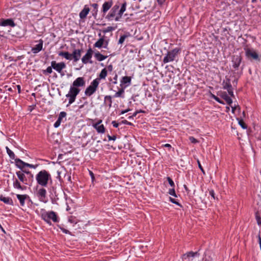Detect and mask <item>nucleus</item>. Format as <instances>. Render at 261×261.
<instances>
[{
	"mask_svg": "<svg viewBox=\"0 0 261 261\" xmlns=\"http://www.w3.org/2000/svg\"><path fill=\"white\" fill-rule=\"evenodd\" d=\"M126 2H124L121 6L118 4H115L111 9L109 13L106 16V18L109 20H115L118 21L121 18L123 14L126 10Z\"/></svg>",
	"mask_w": 261,
	"mask_h": 261,
	"instance_id": "nucleus-1",
	"label": "nucleus"
},
{
	"mask_svg": "<svg viewBox=\"0 0 261 261\" xmlns=\"http://www.w3.org/2000/svg\"><path fill=\"white\" fill-rule=\"evenodd\" d=\"M18 179L14 178L13 186L15 189L21 190L22 191L25 190L27 189V187L24 186H21L20 182L22 183L28 185V179L24 174V173L22 171H18L16 172Z\"/></svg>",
	"mask_w": 261,
	"mask_h": 261,
	"instance_id": "nucleus-2",
	"label": "nucleus"
},
{
	"mask_svg": "<svg viewBox=\"0 0 261 261\" xmlns=\"http://www.w3.org/2000/svg\"><path fill=\"white\" fill-rule=\"evenodd\" d=\"M36 180L38 185L45 187L47 186L48 181L51 180V176L47 171L42 170L36 174Z\"/></svg>",
	"mask_w": 261,
	"mask_h": 261,
	"instance_id": "nucleus-3",
	"label": "nucleus"
},
{
	"mask_svg": "<svg viewBox=\"0 0 261 261\" xmlns=\"http://www.w3.org/2000/svg\"><path fill=\"white\" fill-rule=\"evenodd\" d=\"M41 217L42 220L46 222L49 225H51V220L54 222H59V218L55 212L54 211L46 212L41 213Z\"/></svg>",
	"mask_w": 261,
	"mask_h": 261,
	"instance_id": "nucleus-4",
	"label": "nucleus"
},
{
	"mask_svg": "<svg viewBox=\"0 0 261 261\" xmlns=\"http://www.w3.org/2000/svg\"><path fill=\"white\" fill-rule=\"evenodd\" d=\"M181 51L180 48H175L171 50H169L166 54L164 57L163 62L164 64L168 62H173L175 60L176 58H177L178 55Z\"/></svg>",
	"mask_w": 261,
	"mask_h": 261,
	"instance_id": "nucleus-5",
	"label": "nucleus"
},
{
	"mask_svg": "<svg viewBox=\"0 0 261 261\" xmlns=\"http://www.w3.org/2000/svg\"><path fill=\"white\" fill-rule=\"evenodd\" d=\"M99 84V79H96L94 80L90 85L86 89L85 94L86 96L90 97L93 95L97 90Z\"/></svg>",
	"mask_w": 261,
	"mask_h": 261,
	"instance_id": "nucleus-6",
	"label": "nucleus"
},
{
	"mask_svg": "<svg viewBox=\"0 0 261 261\" xmlns=\"http://www.w3.org/2000/svg\"><path fill=\"white\" fill-rule=\"evenodd\" d=\"M80 91L81 90L78 88L70 86L68 93L66 95V97L69 98L67 106L74 102L76 97L79 94Z\"/></svg>",
	"mask_w": 261,
	"mask_h": 261,
	"instance_id": "nucleus-7",
	"label": "nucleus"
},
{
	"mask_svg": "<svg viewBox=\"0 0 261 261\" xmlns=\"http://www.w3.org/2000/svg\"><path fill=\"white\" fill-rule=\"evenodd\" d=\"M15 166L20 169L21 171L24 169L25 167H28L30 168L36 169L38 166L37 164L33 165L22 161L21 160L18 158L15 159Z\"/></svg>",
	"mask_w": 261,
	"mask_h": 261,
	"instance_id": "nucleus-8",
	"label": "nucleus"
},
{
	"mask_svg": "<svg viewBox=\"0 0 261 261\" xmlns=\"http://www.w3.org/2000/svg\"><path fill=\"white\" fill-rule=\"evenodd\" d=\"M51 67L56 70L57 72L61 73V75H63L64 73H62V70L66 67V65L64 62L56 63L55 61H53L51 62Z\"/></svg>",
	"mask_w": 261,
	"mask_h": 261,
	"instance_id": "nucleus-9",
	"label": "nucleus"
},
{
	"mask_svg": "<svg viewBox=\"0 0 261 261\" xmlns=\"http://www.w3.org/2000/svg\"><path fill=\"white\" fill-rule=\"evenodd\" d=\"M37 196L40 201L44 203L46 202V190L44 188H41L39 189L37 191Z\"/></svg>",
	"mask_w": 261,
	"mask_h": 261,
	"instance_id": "nucleus-10",
	"label": "nucleus"
},
{
	"mask_svg": "<svg viewBox=\"0 0 261 261\" xmlns=\"http://www.w3.org/2000/svg\"><path fill=\"white\" fill-rule=\"evenodd\" d=\"M242 62V57L240 55H233L232 57V67L235 69H238Z\"/></svg>",
	"mask_w": 261,
	"mask_h": 261,
	"instance_id": "nucleus-11",
	"label": "nucleus"
},
{
	"mask_svg": "<svg viewBox=\"0 0 261 261\" xmlns=\"http://www.w3.org/2000/svg\"><path fill=\"white\" fill-rule=\"evenodd\" d=\"M93 52V51L91 48L88 49L85 55L82 58V61L84 64H87L88 62L92 63V61H89V60L92 57Z\"/></svg>",
	"mask_w": 261,
	"mask_h": 261,
	"instance_id": "nucleus-12",
	"label": "nucleus"
},
{
	"mask_svg": "<svg viewBox=\"0 0 261 261\" xmlns=\"http://www.w3.org/2000/svg\"><path fill=\"white\" fill-rule=\"evenodd\" d=\"M101 122L102 120H99L97 122L93 124L92 126L98 133L103 134L105 133L106 128L103 124L100 125Z\"/></svg>",
	"mask_w": 261,
	"mask_h": 261,
	"instance_id": "nucleus-13",
	"label": "nucleus"
},
{
	"mask_svg": "<svg viewBox=\"0 0 261 261\" xmlns=\"http://www.w3.org/2000/svg\"><path fill=\"white\" fill-rule=\"evenodd\" d=\"M82 52V49H74L72 53L71 54V60L73 59L74 62L78 61L81 58Z\"/></svg>",
	"mask_w": 261,
	"mask_h": 261,
	"instance_id": "nucleus-14",
	"label": "nucleus"
},
{
	"mask_svg": "<svg viewBox=\"0 0 261 261\" xmlns=\"http://www.w3.org/2000/svg\"><path fill=\"white\" fill-rule=\"evenodd\" d=\"M0 25L1 26H10L11 27H14L16 25L15 23L14 22V20L11 19H0Z\"/></svg>",
	"mask_w": 261,
	"mask_h": 261,
	"instance_id": "nucleus-15",
	"label": "nucleus"
},
{
	"mask_svg": "<svg viewBox=\"0 0 261 261\" xmlns=\"http://www.w3.org/2000/svg\"><path fill=\"white\" fill-rule=\"evenodd\" d=\"M85 81L83 77H79L76 79L73 82L71 86L78 88L85 85Z\"/></svg>",
	"mask_w": 261,
	"mask_h": 261,
	"instance_id": "nucleus-16",
	"label": "nucleus"
},
{
	"mask_svg": "<svg viewBox=\"0 0 261 261\" xmlns=\"http://www.w3.org/2000/svg\"><path fill=\"white\" fill-rule=\"evenodd\" d=\"M246 56L248 58L251 57L254 60H259L258 55L257 53L253 50L249 48H247L246 50Z\"/></svg>",
	"mask_w": 261,
	"mask_h": 261,
	"instance_id": "nucleus-17",
	"label": "nucleus"
},
{
	"mask_svg": "<svg viewBox=\"0 0 261 261\" xmlns=\"http://www.w3.org/2000/svg\"><path fill=\"white\" fill-rule=\"evenodd\" d=\"M112 5L113 0H109L107 2H105L102 5L101 12L103 14H106L112 7Z\"/></svg>",
	"mask_w": 261,
	"mask_h": 261,
	"instance_id": "nucleus-18",
	"label": "nucleus"
},
{
	"mask_svg": "<svg viewBox=\"0 0 261 261\" xmlns=\"http://www.w3.org/2000/svg\"><path fill=\"white\" fill-rule=\"evenodd\" d=\"M16 197L19 201L20 205L22 206H23L24 205V202H25V200L29 199V201H31L29 196L27 194H24V195L17 194Z\"/></svg>",
	"mask_w": 261,
	"mask_h": 261,
	"instance_id": "nucleus-19",
	"label": "nucleus"
},
{
	"mask_svg": "<svg viewBox=\"0 0 261 261\" xmlns=\"http://www.w3.org/2000/svg\"><path fill=\"white\" fill-rule=\"evenodd\" d=\"M222 86L224 89L227 90L232 88L230 83V80L227 76L225 77V79L222 82Z\"/></svg>",
	"mask_w": 261,
	"mask_h": 261,
	"instance_id": "nucleus-20",
	"label": "nucleus"
},
{
	"mask_svg": "<svg viewBox=\"0 0 261 261\" xmlns=\"http://www.w3.org/2000/svg\"><path fill=\"white\" fill-rule=\"evenodd\" d=\"M43 47V41L42 40H39V43L36 45L35 47H33L31 49L32 51L34 54H37L42 49Z\"/></svg>",
	"mask_w": 261,
	"mask_h": 261,
	"instance_id": "nucleus-21",
	"label": "nucleus"
},
{
	"mask_svg": "<svg viewBox=\"0 0 261 261\" xmlns=\"http://www.w3.org/2000/svg\"><path fill=\"white\" fill-rule=\"evenodd\" d=\"M90 11L89 8L87 6V5H85L84 9L81 11L80 13L79 16L80 18L84 19L87 17V14L89 13Z\"/></svg>",
	"mask_w": 261,
	"mask_h": 261,
	"instance_id": "nucleus-22",
	"label": "nucleus"
},
{
	"mask_svg": "<svg viewBox=\"0 0 261 261\" xmlns=\"http://www.w3.org/2000/svg\"><path fill=\"white\" fill-rule=\"evenodd\" d=\"M131 77L128 76H123L121 81L120 85L122 86V85H125V87L129 85L131 83Z\"/></svg>",
	"mask_w": 261,
	"mask_h": 261,
	"instance_id": "nucleus-23",
	"label": "nucleus"
},
{
	"mask_svg": "<svg viewBox=\"0 0 261 261\" xmlns=\"http://www.w3.org/2000/svg\"><path fill=\"white\" fill-rule=\"evenodd\" d=\"M0 200L3 201L6 204H10L11 205H13V202L12 199L9 197H4L3 195L0 196Z\"/></svg>",
	"mask_w": 261,
	"mask_h": 261,
	"instance_id": "nucleus-24",
	"label": "nucleus"
},
{
	"mask_svg": "<svg viewBox=\"0 0 261 261\" xmlns=\"http://www.w3.org/2000/svg\"><path fill=\"white\" fill-rule=\"evenodd\" d=\"M221 96L228 105H230L232 103V99L228 96L226 92H223Z\"/></svg>",
	"mask_w": 261,
	"mask_h": 261,
	"instance_id": "nucleus-25",
	"label": "nucleus"
},
{
	"mask_svg": "<svg viewBox=\"0 0 261 261\" xmlns=\"http://www.w3.org/2000/svg\"><path fill=\"white\" fill-rule=\"evenodd\" d=\"M94 57L98 61H102L106 59L108 56H104L100 54L99 51H97L94 54Z\"/></svg>",
	"mask_w": 261,
	"mask_h": 261,
	"instance_id": "nucleus-26",
	"label": "nucleus"
},
{
	"mask_svg": "<svg viewBox=\"0 0 261 261\" xmlns=\"http://www.w3.org/2000/svg\"><path fill=\"white\" fill-rule=\"evenodd\" d=\"M58 55L65 58L67 60H71V54L67 51H60Z\"/></svg>",
	"mask_w": 261,
	"mask_h": 261,
	"instance_id": "nucleus-27",
	"label": "nucleus"
},
{
	"mask_svg": "<svg viewBox=\"0 0 261 261\" xmlns=\"http://www.w3.org/2000/svg\"><path fill=\"white\" fill-rule=\"evenodd\" d=\"M105 42V39L103 37L99 39L94 44L95 47L100 48L102 47L103 44Z\"/></svg>",
	"mask_w": 261,
	"mask_h": 261,
	"instance_id": "nucleus-28",
	"label": "nucleus"
},
{
	"mask_svg": "<svg viewBox=\"0 0 261 261\" xmlns=\"http://www.w3.org/2000/svg\"><path fill=\"white\" fill-rule=\"evenodd\" d=\"M104 103L105 105H107L109 108H111L112 104V96L110 95H107L105 96Z\"/></svg>",
	"mask_w": 261,
	"mask_h": 261,
	"instance_id": "nucleus-29",
	"label": "nucleus"
},
{
	"mask_svg": "<svg viewBox=\"0 0 261 261\" xmlns=\"http://www.w3.org/2000/svg\"><path fill=\"white\" fill-rule=\"evenodd\" d=\"M197 252H194L193 251H190L188 253L184 254L182 256V259H186L187 258L190 257H194L195 255L197 254Z\"/></svg>",
	"mask_w": 261,
	"mask_h": 261,
	"instance_id": "nucleus-30",
	"label": "nucleus"
},
{
	"mask_svg": "<svg viewBox=\"0 0 261 261\" xmlns=\"http://www.w3.org/2000/svg\"><path fill=\"white\" fill-rule=\"evenodd\" d=\"M107 75V70L106 68H103L101 71L99 75V80L100 79H104L106 78V76Z\"/></svg>",
	"mask_w": 261,
	"mask_h": 261,
	"instance_id": "nucleus-31",
	"label": "nucleus"
},
{
	"mask_svg": "<svg viewBox=\"0 0 261 261\" xmlns=\"http://www.w3.org/2000/svg\"><path fill=\"white\" fill-rule=\"evenodd\" d=\"M7 153L9 155V157L12 159H15V155L14 153L8 147H6Z\"/></svg>",
	"mask_w": 261,
	"mask_h": 261,
	"instance_id": "nucleus-32",
	"label": "nucleus"
},
{
	"mask_svg": "<svg viewBox=\"0 0 261 261\" xmlns=\"http://www.w3.org/2000/svg\"><path fill=\"white\" fill-rule=\"evenodd\" d=\"M237 120H238L239 124L243 129H246L247 128V124L244 122L242 119L238 118Z\"/></svg>",
	"mask_w": 261,
	"mask_h": 261,
	"instance_id": "nucleus-33",
	"label": "nucleus"
},
{
	"mask_svg": "<svg viewBox=\"0 0 261 261\" xmlns=\"http://www.w3.org/2000/svg\"><path fill=\"white\" fill-rule=\"evenodd\" d=\"M124 91L123 88L119 89L114 95V97H123L122 95L124 93Z\"/></svg>",
	"mask_w": 261,
	"mask_h": 261,
	"instance_id": "nucleus-34",
	"label": "nucleus"
},
{
	"mask_svg": "<svg viewBox=\"0 0 261 261\" xmlns=\"http://www.w3.org/2000/svg\"><path fill=\"white\" fill-rule=\"evenodd\" d=\"M115 28H116L115 27H108L107 28L104 29L102 30V32L103 33L106 34L107 33H108V32H110L115 30Z\"/></svg>",
	"mask_w": 261,
	"mask_h": 261,
	"instance_id": "nucleus-35",
	"label": "nucleus"
},
{
	"mask_svg": "<svg viewBox=\"0 0 261 261\" xmlns=\"http://www.w3.org/2000/svg\"><path fill=\"white\" fill-rule=\"evenodd\" d=\"M211 97L214 99L216 101L220 103L224 104V102L223 101H222L219 97L213 94V93H211Z\"/></svg>",
	"mask_w": 261,
	"mask_h": 261,
	"instance_id": "nucleus-36",
	"label": "nucleus"
},
{
	"mask_svg": "<svg viewBox=\"0 0 261 261\" xmlns=\"http://www.w3.org/2000/svg\"><path fill=\"white\" fill-rule=\"evenodd\" d=\"M66 115H67V114L65 112H60L57 120H59V121L61 122L62 119L63 118L65 117L66 116Z\"/></svg>",
	"mask_w": 261,
	"mask_h": 261,
	"instance_id": "nucleus-37",
	"label": "nucleus"
},
{
	"mask_svg": "<svg viewBox=\"0 0 261 261\" xmlns=\"http://www.w3.org/2000/svg\"><path fill=\"white\" fill-rule=\"evenodd\" d=\"M22 171L24 173V174H26L27 175H29V177H30L32 180H33V174L31 173V171H30L29 170H27L26 169H23L22 170Z\"/></svg>",
	"mask_w": 261,
	"mask_h": 261,
	"instance_id": "nucleus-38",
	"label": "nucleus"
},
{
	"mask_svg": "<svg viewBox=\"0 0 261 261\" xmlns=\"http://www.w3.org/2000/svg\"><path fill=\"white\" fill-rule=\"evenodd\" d=\"M126 37L127 36L125 35L121 36L118 41V44H122Z\"/></svg>",
	"mask_w": 261,
	"mask_h": 261,
	"instance_id": "nucleus-39",
	"label": "nucleus"
},
{
	"mask_svg": "<svg viewBox=\"0 0 261 261\" xmlns=\"http://www.w3.org/2000/svg\"><path fill=\"white\" fill-rule=\"evenodd\" d=\"M168 193L171 196H173L175 197H177L174 188L169 189Z\"/></svg>",
	"mask_w": 261,
	"mask_h": 261,
	"instance_id": "nucleus-40",
	"label": "nucleus"
},
{
	"mask_svg": "<svg viewBox=\"0 0 261 261\" xmlns=\"http://www.w3.org/2000/svg\"><path fill=\"white\" fill-rule=\"evenodd\" d=\"M167 180L169 182V184L170 185V186L171 187H172V188H174L175 187V185H174V181L172 180V179L170 177H167Z\"/></svg>",
	"mask_w": 261,
	"mask_h": 261,
	"instance_id": "nucleus-41",
	"label": "nucleus"
},
{
	"mask_svg": "<svg viewBox=\"0 0 261 261\" xmlns=\"http://www.w3.org/2000/svg\"><path fill=\"white\" fill-rule=\"evenodd\" d=\"M53 68L51 66L48 67L45 70L43 71V73L45 74L46 73H51L53 72Z\"/></svg>",
	"mask_w": 261,
	"mask_h": 261,
	"instance_id": "nucleus-42",
	"label": "nucleus"
},
{
	"mask_svg": "<svg viewBox=\"0 0 261 261\" xmlns=\"http://www.w3.org/2000/svg\"><path fill=\"white\" fill-rule=\"evenodd\" d=\"M189 140L191 141V143L194 144L197 143L199 142L197 139H196L194 137L192 136H190L189 137Z\"/></svg>",
	"mask_w": 261,
	"mask_h": 261,
	"instance_id": "nucleus-43",
	"label": "nucleus"
},
{
	"mask_svg": "<svg viewBox=\"0 0 261 261\" xmlns=\"http://www.w3.org/2000/svg\"><path fill=\"white\" fill-rule=\"evenodd\" d=\"M91 6L94 8V11L96 14L98 11V10H97L98 6V4L96 3H94V4H91Z\"/></svg>",
	"mask_w": 261,
	"mask_h": 261,
	"instance_id": "nucleus-44",
	"label": "nucleus"
},
{
	"mask_svg": "<svg viewBox=\"0 0 261 261\" xmlns=\"http://www.w3.org/2000/svg\"><path fill=\"white\" fill-rule=\"evenodd\" d=\"M65 170V169L64 168H63V169H62V170H61V171L58 170L57 171L58 176H57V178H58L60 181L61 180V174L62 173V170Z\"/></svg>",
	"mask_w": 261,
	"mask_h": 261,
	"instance_id": "nucleus-45",
	"label": "nucleus"
},
{
	"mask_svg": "<svg viewBox=\"0 0 261 261\" xmlns=\"http://www.w3.org/2000/svg\"><path fill=\"white\" fill-rule=\"evenodd\" d=\"M170 201L172 202L173 203H174L177 205H180L179 203L177 201V200L172 198L171 197H170Z\"/></svg>",
	"mask_w": 261,
	"mask_h": 261,
	"instance_id": "nucleus-46",
	"label": "nucleus"
},
{
	"mask_svg": "<svg viewBox=\"0 0 261 261\" xmlns=\"http://www.w3.org/2000/svg\"><path fill=\"white\" fill-rule=\"evenodd\" d=\"M256 221H257V223L258 224V225H261V218L259 216L256 215Z\"/></svg>",
	"mask_w": 261,
	"mask_h": 261,
	"instance_id": "nucleus-47",
	"label": "nucleus"
},
{
	"mask_svg": "<svg viewBox=\"0 0 261 261\" xmlns=\"http://www.w3.org/2000/svg\"><path fill=\"white\" fill-rule=\"evenodd\" d=\"M120 123L124 124H127V125H133L132 123L130 122H128L126 120H122L120 122Z\"/></svg>",
	"mask_w": 261,
	"mask_h": 261,
	"instance_id": "nucleus-48",
	"label": "nucleus"
},
{
	"mask_svg": "<svg viewBox=\"0 0 261 261\" xmlns=\"http://www.w3.org/2000/svg\"><path fill=\"white\" fill-rule=\"evenodd\" d=\"M209 194L214 199H216L215 194L214 191L213 190H210L209 192Z\"/></svg>",
	"mask_w": 261,
	"mask_h": 261,
	"instance_id": "nucleus-49",
	"label": "nucleus"
},
{
	"mask_svg": "<svg viewBox=\"0 0 261 261\" xmlns=\"http://www.w3.org/2000/svg\"><path fill=\"white\" fill-rule=\"evenodd\" d=\"M227 92H228L229 95H230L231 97H234V95L233 92V90H232V88L227 90Z\"/></svg>",
	"mask_w": 261,
	"mask_h": 261,
	"instance_id": "nucleus-50",
	"label": "nucleus"
},
{
	"mask_svg": "<svg viewBox=\"0 0 261 261\" xmlns=\"http://www.w3.org/2000/svg\"><path fill=\"white\" fill-rule=\"evenodd\" d=\"M61 122L59 121V120H57L56 122L54 123V127L57 128V127H58L60 125V124H61Z\"/></svg>",
	"mask_w": 261,
	"mask_h": 261,
	"instance_id": "nucleus-51",
	"label": "nucleus"
},
{
	"mask_svg": "<svg viewBox=\"0 0 261 261\" xmlns=\"http://www.w3.org/2000/svg\"><path fill=\"white\" fill-rule=\"evenodd\" d=\"M108 138L109 141L110 140H113L115 141L116 139V136L114 135L113 136H111L109 135H108Z\"/></svg>",
	"mask_w": 261,
	"mask_h": 261,
	"instance_id": "nucleus-52",
	"label": "nucleus"
},
{
	"mask_svg": "<svg viewBox=\"0 0 261 261\" xmlns=\"http://www.w3.org/2000/svg\"><path fill=\"white\" fill-rule=\"evenodd\" d=\"M61 230L63 232L66 233V234H71V232L67 229H66L64 228H61Z\"/></svg>",
	"mask_w": 261,
	"mask_h": 261,
	"instance_id": "nucleus-53",
	"label": "nucleus"
},
{
	"mask_svg": "<svg viewBox=\"0 0 261 261\" xmlns=\"http://www.w3.org/2000/svg\"><path fill=\"white\" fill-rule=\"evenodd\" d=\"M112 124H113V126L115 128L118 127L119 126V123H117L116 121H113L112 122Z\"/></svg>",
	"mask_w": 261,
	"mask_h": 261,
	"instance_id": "nucleus-54",
	"label": "nucleus"
},
{
	"mask_svg": "<svg viewBox=\"0 0 261 261\" xmlns=\"http://www.w3.org/2000/svg\"><path fill=\"white\" fill-rule=\"evenodd\" d=\"M113 67L112 64H110L107 66V69L109 71L111 72L113 70Z\"/></svg>",
	"mask_w": 261,
	"mask_h": 261,
	"instance_id": "nucleus-55",
	"label": "nucleus"
},
{
	"mask_svg": "<svg viewBox=\"0 0 261 261\" xmlns=\"http://www.w3.org/2000/svg\"><path fill=\"white\" fill-rule=\"evenodd\" d=\"M138 114V112L136 111L132 116L128 117V119H130L133 118L134 117H136Z\"/></svg>",
	"mask_w": 261,
	"mask_h": 261,
	"instance_id": "nucleus-56",
	"label": "nucleus"
},
{
	"mask_svg": "<svg viewBox=\"0 0 261 261\" xmlns=\"http://www.w3.org/2000/svg\"><path fill=\"white\" fill-rule=\"evenodd\" d=\"M117 77H118V76H117V74H115V76H114V77L113 79H114V81L113 82V83L114 84H117Z\"/></svg>",
	"mask_w": 261,
	"mask_h": 261,
	"instance_id": "nucleus-57",
	"label": "nucleus"
},
{
	"mask_svg": "<svg viewBox=\"0 0 261 261\" xmlns=\"http://www.w3.org/2000/svg\"><path fill=\"white\" fill-rule=\"evenodd\" d=\"M197 162H198V167L199 168H200V169L201 170V171L203 173H204V170L201 166V165L200 164V162L199 161V160L197 161Z\"/></svg>",
	"mask_w": 261,
	"mask_h": 261,
	"instance_id": "nucleus-58",
	"label": "nucleus"
},
{
	"mask_svg": "<svg viewBox=\"0 0 261 261\" xmlns=\"http://www.w3.org/2000/svg\"><path fill=\"white\" fill-rule=\"evenodd\" d=\"M89 173H90V175L91 176V179H92V180H93L94 179V173L92 171H89Z\"/></svg>",
	"mask_w": 261,
	"mask_h": 261,
	"instance_id": "nucleus-59",
	"label": "nucleus"
},
{
	"mask_svg": "<svg viewBox=\"0 0 261 261\" xmlns=\"http://www.w3.org/2000/svg\"><path fill=\"white\" fill-rule=\"evenodd\" d=\"M104 46H103L105 48H108V40H106L105 41V42H104Z\"/></svg>",
	"mask_w": 261,
	"mask_h": 261,
	"instance_id": "nucleus-60",
	"label": "nucleus"
},
{
	"mask_svg": "<svg viewBox=\"0 0 261 261\" xmlns=\"http://www.w3.org/2000/svg\"><path fill=\"white\" fill-rule=\"evenodd\" d=\"M165 147L168 148L169 149L171 148V145L169 144H165L163 145Z\"/></svg>",
	"mask_w": 261,
	"mask_h": 261,
	"instance_id": "nucleus-61",
	"label": "nucleus"
},
{
	"mask_svg": "<svg viewBox=\"0 0 261 261\" xmlns=\"http://www.w3.org/2000/svg\"><path fill=\"white\" fill-rule=\"evenodd\" d=\"M130 110L129 109H126V110H123V111H121V114H125V113H127V112H129Z\"/></svg>",
	"mask_w": 261,
	"mask_h": 261,
	"instance_id": "nucleus-62",
	"label": "nucleus"
},
{
	"mask_svg": "<svg viewBox=\"0 0 261 261\" xmlns=\"http://www.w3.org/2000/svg\"><path fill=\"white\" fill-rule=\"evenodd\" d=\"M166 0H157L158 3L159 5H162Z\"/></svg>",
	"mask_w": 261,
	"mask_h": 261,
	"instance_id": "nucleus-63",
	"label": "nucleus"
},
{
	"mask_svg": "<svg viewBox=\"0 0 261 261\" xmlns=\"http://www.w3.org/2000/svg\"><path fill=\"white\" fill-rule=\"evenodd\" d=\"M237 83H238V79H234L233 80V81L232 82V84H233L234 86H236V85L237 84Z\"/></svg>",
	"mask_w": 261,
	"mask_h": 261,
	"instance_id": "nucleus-64",
	"label": "nucleus"
}]
</instances>
